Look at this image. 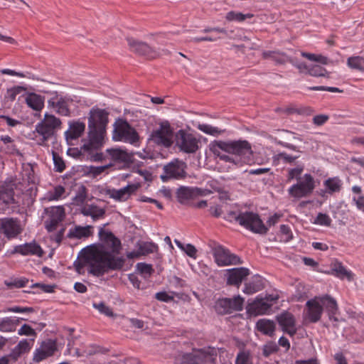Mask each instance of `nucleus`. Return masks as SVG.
Instances as JSON below:
<instances>
[{"instance_id":"nucleus-1","label":"nucleus","mask_w":364,"mask_h":364,"mask_svg":"<svg viewBox=\"0 0 364 364\" xmlns=\"http://www.w3.org/2000/svg\"><path fill=\"white\" fill-rule=\"evenodd\" d=\"M99 237L102 245L85 250L83 255L74 263L76 271L84 273L87 267L89 273L100 277L109 270H119L125 262L123 257H114L119 254L121 242L112 232L101 228Z\"/></svg>"},{"instance_id":"nucleus-2","label":"nucleus","mask_w":364,"mask_h":364,"mask_svg":"<svg viewBox=\"0 0 364 364\" xmlns=\"http://www.w3.org/2000/svg\"><path fill=\"white\" fill-rule=\"evenodd\" d=\"M105 136L93 131H89L87 139L82 141L83 144L80 147L81 154L87 156V159L93 161L105 160V154L100 151L104 144Z\"/></svg>"},{"instance_id":"nucleus-3","label":"nucleus","mask_w":364,"mask_h":364,"mask_svg":"<svg viewBox=\"0 0 364 364\" xmlns=\"http://www.w3.org/2000/svg\"><path fill=\"white\" fill-rule=\"evenodd\" d=\"M112 139L114 141L129 144L134 146L139 145V135L136 130L125 119L118 118L113 124Z\"/></svg>"},{"instance_id":"nucleus-4","label":"nucleus","mask_w":364,"mask_h":364,"mask_svg":"<svg viewBox=\"0 0 364 364\" xmlns=\"http://www.w3.org/2000/svg\"><path fill=\"white\" fill-rule=\"evenodd\" d=\"M228 217L230 220H235L240 225L252 232L264 235L268 231V228L257 213L246 211L236 215L235 213L230 212Z\"/></svg>"},{"instance_id":"nucleus-5","label":"nucleus","mask_w":364,"mask_h":364,"mask_svg":"<svg viewBox=\"0 0 364 364\" xmlns=\"http://www.w3.org/2000/svg\"><path fill=\"white\" fill-rule=\"evenodd\" d=\"M219 149H225V152L234 155L242 161V164L249 161L252 155L250 144L246 140L220 141Z\"/></svg>"},{"instance_id":"nucleus-6","label":"nucleus","mask_w":364,"mask_h":364,"mask_svg":"<svg viewBox=\"0 0 364 364\" xmlns=\"http://www.w3.org/2000/svg\"><path fill=\"white\" fill-rule=\"evenodd\" d=\"M61 121L53 114L46 113L44 118L36 125V137H39V144H44L55 134L59 129Z\"/></svg>"},{"instance_id":"nucleus-7","label":"nucleus","mask_w":364,"mask_h":364,"mask_svg":"<svg viewBox=\"0 0 364 364\" xmlns=\"http://www.w3.org/2000/svg\"><path fill=\"white\" fill-rule=\"evenodd\" d=\"M134 153L120 147L110 148L105 150V160L109 159L110 167L119 165L128 167L134 162Z\"/></svg>"},{"instance_id":"nucleus-8","label":"nucleus","mask_w":364,"mask_h":364,"mask_svg":"<svg viewBox=\"0 0 364 364\" xmlns=\"http://www.w3.org/2000/svg\"><path fill=\"white\" fill-rule=\"evenodd\" d=\"M315 186L314 177L309 173H306L302 178H299L296 183L289 187L288 193L291 197L299 199L311 195Z\"/></svg>"},{"instance_id":"nucleus-9","label":"nucleus","mask_w":364,"mask_h":364,"mask_svg":"<svg viewBox=\"0 0 364 364\" xmlns=\"http://www.w3.org/2000/svg\"><path fill=\"white\" fill-rule=\"evenodd\" d=\"M109 113L102 109L92 108L88 117V129L105 135Z\"/></svg>"},{"instance_id":"nucleus-10","label":"nucleus","mask_w":364,"mask_h":364,"mask_svg":"<svg viewBox=\"0 0 364 364\" xmlns=\"http://www.w3.org/2000/svg\"><path fill=\"white\" fill-rule=\"evenodd\" d=\"M199 142L196 136L183 129L179 130L176 134V146L183 152L195 153L199 148Z\"/></svg>"},{"instance_id":"nucleus-11","label":"nucleus","mask_w":364,"mask_h":364,"mask_svg":"<svg viewBox=\"0 0 364 364\" xmlns=\"http://www.w3.org/2000/svg\"><path fill=\"white\" fill-rule=\"evenodd\" d=\"M173 137V129L168 122L160 123L159 127L153 131L151 135V139L154 143L164 147L171 146Z\"/></svg>"},{"instance_id":"nucleus-12","label":"nucleus","mask_w":364,"mask_h":364,"mask_svg":"<svg viewBox=\"0 0 364 364\" xmlns=\"http://www.w3.org/2000/svg\"><path fill=\"white\" fill-rule=\"evenodd\" d=\"M215 262L219 267L235 265L241 264L240 259L235 255L232 254L228 249L222 245H215L211 249Z\"/></svg>"},{"instance_id":"nucleus-13","label":"nucleus","mask_w":364,"mask_h":364,"mask_svg":"<svg viewBox=\"0 0 364 364\" xmlns=\"http://www.w3.org/2000/svg\"><path fill=\"white\" fill-rule=\"evenodd\" d=\"M23 230L21 223L18 218H4L0 220V233L8 240L17 237Z\"/></svg>"},{"instance_id":"nucleus-14","label":"nucleus","mask_w":364,"mask_h":364,"mask_svg":"<svg viewBox=\"0 0 364 364\" xmlns=\"http://www.w3.org/2000/svg\"><path fill=\"white\" fill-rule=\"evenodd\" d=\"M47 218L45 220V227L48 232L56 230L58 225L64 220L65 211L63 206H52L45 209Z\"/></svg>"},{"instance_id":"nucleus-15","label":"nucleus","mask_w":364,"mask_h":364,"mask_svg":"<svg viewBox=\"0 0 364 364\" xmlns=\"http://www.w3.org/2000/svg\"><path fill=\"white\" fill-rule=\"evenodd\" d=\"M128 45L130 49L136 53L145 55L148 58H154L160 55H167L169 52L167 50H155L147 43L137 41L132 38H127Z\"/></svg>"},{"instance_id":"nucleus-16","label":"nucleus","mask_w":364,"mask_h":364,"mask_svg":"<svg viewBox=\"0 0 364 364\" xmlns=\"http://www.w3.org/2000/svg\"><path fill=\"white\" fill-rule=\"evenodd\" d=\"M186 163L176 159L164 166V174L161 175V178L164 181L170 178H183L186 176Z\"/></svg>"},{"instance_id":"nucleus-17","label":"nucleus","mask_w":364,"mask_h":364,"mask_svg":"<svg viewBox=\"0 0 364 364\" xmlns=\"http://www.w3.org/2000/svg\"><path fill=\"white\" fill-rule=\"evenodd\" d=\"M139 187V183H129L126 186L119 189H107L105 193L109 198L117 202H125L137 191Z\"/></svg>"},{"instance_id":"nucleus-18","label":"nucleus","mask_w":364,"mask_h":364,"mask_svg":"<svg viewBox=\"0 0 364 364\" xmlns=\"http://www.w3.org/2000/svg\"><path fill=\"white\" fill-rule=\"evenodd\" d=\"M57 350L56 341L52 339H47L42 341L39 347L36 348L33 355V361L40 363L51 356Z\"/></svg>"},{"instance_id":"nucleus-19","label":"nucleus","mask_w":364,"mask_h":364,"mask_svg":"<svg viewBox=\"0 0 364 364\" xmlns=\"http://www.w3.org/2000/svg\"><path fill=\"white\" fill-rule=\"evenodd\" d=\"M72 100L68 97L55 95L48 100V107L57 114L69 117L70 115V104Z\"/></svg>"},{"instance_id":"nucleus-20","label":"nucleus","mask_w":364,"mask_h":364,"mask_svg":"<svg viewBox=\"0 0 364 364\" xmlns=\"http://www.w3.org/2000/svg\"><path fill=\"white\" fill-rule=\"evenodd\" d=\"M320 298L315 297L308 300L306 303V309L304 312V319L311 323H316L321 317L323 308Z\"/></svg>"},{"instance_id":"nucleus-21","label":"nucleus","mask_w":364,"mask_h":364,"mask_svg":"<svg viewBox=\"0 0 364 364\" xmlns=\"http://www.w3.org/2000/svg\"><path fill=\"white\" fill-rule=\"evenodd\" d=\"M277 321L284 333L290 336H294L296 333V319L291 313L288 311L281 313L277 316Z\"/></svg>"},{"instance_id":"nucleus-22","label":"nucleus","mask_w":364,"mask_h":364,"mask_svg":"<svg viewBox=\"0 0 364 364\" xmlns=\"http://www.w3.org/2000/svg\"><path fill=\"white\" fill-rule=\"evenodd\" d=\"M250 269L245 267L232 268L227 270V284L239 287L242 282L250 275Z\"/></svg>"},{"instance_id":"nucleus-23","label":"nucleus","mask_w":364,"mask_h":364,"mask_svg":"<svg viewBox=\"0 0 364 364\" xmlns=\"http://www.w3.org/2000/svg\"><path fill=\"white\" fill-rule=\"evenodd\" d=\"M220 144V141H213L209 144L210 151L214 154V156L218 157L220 160L225 162H229L235 166H241L242 161L234 155H228V153L225 152V149H219L218 146Z\"/></svg>"},{"instance_id":"nucleus-24","label":"nucleus","mask_w":364,"mask_h":364,"mask_svg":"<svg viewBox=\"0 0 364 364\" xmlns=\"http://www.w3.org/2000/svg\"><path fill=\"white\" fill-rule=\"evenodd\" d=\"M69 128L65 132V137L67 142L78 139L83 134L85 129V124L80 120H72L68 122Z\"/></svg>"},{"instance_id":"nucleus-25","label":"nucleus","mask_w":364,"mask_h":364,"mask_svg":"<svg viewBox=\"0 0 364 364\" xmlns=\"http://www.w3.org/2000/svg\"><path fill=\"white\" fill-rule=\"evenodd\" d=\"M209 355L202 350H194L190 353L182 355L180 364H203Z\"/></svg>"},{"instance_id":"nucleus-26","label":"nucleus","mask_w":364,"mask_h":364,"mask_svg":"<svg viewBox=\"0 0 364 364\" xmlns=\"http://www.w3.org/2000/svg\"><path fill=\"white\" fill-rule=\"evenodd\" d=\"M12 253H18L23 256L33 255L41 257L43 255V250L36 242H29L15 246Z\"/></svg>"},{"instance_id":"nucleus-27","label":"nucleus","mask_w":364,"mask_h":364,"mask_svg":"<svg viewBox=\"0 0 364 364\" xmlns=\"http://www.w3.org/2000/svg\"><path fill=\"white\" fill-rule=\"evenodd\" d=\"M328 273L341 279H346L350 282L354 278L353 273L350 270L347 269L342 263L338 261H335L331 263V271Z\"/></svg>"},{"instance_id":"nucleus-28","label":"nucleus","mask_w":364,"mask_h":364,"mask_svg":"<svg viewBox=\"0 0 364 364\" xmlns=\"http://www.w3.org/2000/svg\"><path fill=\"white\" fill-rule=\"evenodd\" d=\"M197 191L195 187H180L176 192L177 199L182 204H188L197 198Z\"/></svg>"},{"instance_id":"nucleus-29","label":"nucleus","mask_w":364,"mask_h":364,"mask_svg":"<svg viewBox=\"0 0 364 364\" xmlns=\"http://www.w3.org/2000/svg\"><path fill=\"white\" fill-rule=\"evenodd\" d=\"M14 200V190L7 186H0V211L5 210Z\"/></svg>"},{"instance_id":"nucleus-30","label":"nucleus","mask_w":364,"mask_h":364,"mask_svg":"<svg viewBox=\"0 0 364 364\" xmlns=\"http://www.w3.org/2000/svg\"><path fill=\"white\" fill-rule=\"evenodd\" d=\"M25 102L28 107L35 111H41L44 107L45 97L34 92L28 93Z\"/></svg>"},{"instance_id":"nucleus-31","label":"nucleus","mask_w":364,"mask_h":364,"mask_svg":"<svg viewBox=\"0 0 364 364\" xmlns=\"http://www.w3.org/2000/svg\"><path fill=\"white\" fill-rule=\"evenodd\" d=\"M81 213L85 216H90L94 221L104 218L105 209L94 204L85 205L81 209Z\"/></svg>"},{"instance_id":"nucleus-32","label":"nucleus","mask_w":364,"mask_h":364,"mask_svg":"<svg viewBox=\"0 0 364 364\" xmlns=\"http://www.w3.org/2000/svg\"><path fill=\"white\" fill-rule=\"evenodd\" d=\"M318 298H320L321 300L320 301L323 309H325L328 311L329 319L337 321V319L334 317V315L338 311V305L336 300L328 295L324 296H319Z\"/></svg>"},{"instance_id":"nucleus-33","label":"nucleus","mask_w":364,"mask_h":364,"mask_svg":"<svg viewBox=\"0 0 364 364\" xmlns=\"http://www.w3.org/2000/svg\"><path fill=\"white\" fill-rule=\"evenodd\" d=\"M271 306L272 304H269L264 299L258 296L250 305L248 311L256 315L264 314L270 309Z\"/></svg>"},{"instance_id":"nucleus-34","label":"nucleus","mask_w":364,"mask_h":364,"mask_svg":"<svg viewBox=\"0 0 364 364\" xmlns=\"http://www.w3.org/2000/svg\"><path fill=\"white\" fill-rule=\"evenodd\" d=\"M264 288L263 282L262 278L255 275L252 277V279L245 284V287L242 291L248 295L253 294Z\"/></svg>"},{"instance_id":"nucleus-35","label":"nucleus","mask_w":364,"mask_h":364,"mask_svg":"<svg viewBox=\"0 0 364 364\" xmlns=\"http://www.w3.org/2000/svg\"><path fill=\"white\" fill-rule=\"evenodd\" d=\"M256 328L264 335L272 336L275 331V323L269 319L261 318L256 323Z\"/></svg>"},{"instance_id":"nucleus-36","label":"nucleus","mask_w":364,"mask_h":364,"mask_svg":"<svg viewBox=\"0 0 364 364\" xmlns=\"http://www.w3.org/2000/svg\"><path fill=\"white\" fill-rule=\"evenodd\" d=\"M34 341V338L31 340L23 339L21 340L17 346H16L14 349L11 350V356L16 359L21 354L28 352L32 346L33 342Z\"/></svg>"},{"instance_id":"nucleus-37","label":"nucleus","mask_w":364,"mask_h":364,"mask_svg":"<svg viewBox=\"0 0 364 364\" xmlns=\"http://www.w3.org/2000/svg\"><path fill=\"white\" fill-rule=\"evenodd\" d=\"M92 226L86 225L75 226L74 228L70 229L68 232V237L70 238L81 239L82 237H87L92 234Z\"/></svg>"},{"instance_id":"nucleus-38","label":"nucleus","mask_w":364,"mask_h":364,"mask_svg":"<svg viewBox=\"0 0 364 364\" xmlns=\"http://www.w3.org/2000/svg\"><path fill=\"white\" fill-rule=\"evenodd\" d=\"M347 66L353 70L364 73V57L360 55H353L348 58Z\"/></svg>"},{"instance_id":"nucleus-39","label":"nucleus","mask_w":364,"mask_h":364,"mask_svg":"<svg viewBox=\"0 0 364 364\" xmlns=\"http://www.w3.org/2000/svg\"><path fill=\"white\" fill-rule=\"evenodd\" d=\"M342 184V181L338 177L329 178L323 183L326 191L329 194L339 192L341 189Z\"/></svg>"},{"instance_id":"nucleus-40","label":"nucleus","mask_w":364,"mask_h":364,"mask_svg":"<svg viewBox=\"0 0 364 364\" xmlns=\"http://www.w3.org/2000/svg\"><path fill=\"white\" fill-rule=\"evenodd\" d=\"M65 198V188L62 186H56L46 193V198L48 201L59 200Z\"/></svg>"},{"instance_id":"nucleus-41","label":"nucleus","mask_w":364,"mask_h":364,"mask_svg":"<svg viewBox=\"0 0 364 364\" xmlns=\"http://www.w3.org/2000/svg\"><path fill=\"white\" fill-rule=\"evenodd\" d=\"M17 326V322L11 317H4L0 318V331L14 332Z\"/></svg>"},{"instance_id":"nucleus-42","label":"nucleus","mask_w":364,"mask_h":364,"mask_svg":"<svg viewBox=\"0 0 364 364\" xmlns=\"http://www.w3.org/2000/svg\"><path fill=\"white\" fill-rule=\"evenodd\" d=\"M197 128L200 131L212 136H218L224 132V130L207 124H198Z\"/></svg>"},{"instance_id":"nucleus-43","label":"nucleus","mask_w":364,"mask_h":364,"mask_svg":"<svg viewBox=\"0 0 364 364\" xmlns=\"http://www.w3.org/2000/svg\"><path fill=\"white\" fill-rule=\"evenodd\" d=\"M301 55L302 57L306 58L311 61L318 62L322 65H328L330 63L329 59L322 55H316L304 51L301 52Z\"/></svg>"},{"instance_id":"nucleus-44","label":"nucleus","mask_w":364,"mask_h":364,"mask_svg":"<svg viewBox=\"0 0 364 364\" xmlns=\"http://www.w3.org/2000/svg\"><path fill=\"white\" fill-rule=\"evenodd\" d=\"M28 283V279L25 277L11 279L4 282L5 285L9 289L24 287Z\"/></svg>"},{"instance_id":"nucleus-45","label":"nucleus","mask_w":364,"mask_h":364,"mask_svg":"<svg viewBox=\"0 0 364 364\" xmlns=\"http://www.w3.org/2000/svg\"><path fill=\"white\" fill-rule=\"evenodd\" d=\"M216 311L220 314L231 313L229 298L219 299L215 304Z\"/></svg>"},{"instance_id":"nucleus-46","label":"nucleus","mask_w":364,"mask_h":364,"mask_svg":"<svg viewBox=\"0 0 364 364\" xmlns=\"http://www.w3.org/2000/svg\"><path fill=\"white\" fill-rule=\"evenodd\" d=\"M229 301H230V309L231 312H232L234 311H238L242 310L244 299L242 296H240V295L234 296L232 299L229 298Z\"/></svg>"},{"instance_id":"nucleus-47","label":"nucleus","mask_w":364,"mask_h":364,"mask_svg":"<svg viewBox=\"0 0 364 364\" xmlns=\"http://www.w3.org/2000/svg\"><path fill=\"white\" fill-rule=\"evenodd\" d=\"M174 242L176 245L178 246V247L184 251L189 257L193 258L196 257L197 250L193 245L191 244L183 245L181 242H180L178 240H175Z\"/></svg>"},{"instance_id":"nucleus-48","label":"nucleus","mask_w":364,"mask_h":364,"mask_svg":"<svg viewBox=\"0 0 364 364\" xmlns=\"http://www.w3.org/2000/svg\"><path fill=\"white\" fill-rule=\"evenodd\" d=\"M332 223L331 218L326 213H319L314 219V224L329 227Z\"/></svg>"},{"instance_id":"nucleus-49","label":"nucleus","mask_w":364,"mask_h":364,"mask_svg":"<svg viewBox=\"0 0 364 364\" xmlns=\"http://www.w3.org/2000/svg\"><path fill=\"white\" fill-rule=\"evenodd\" d=\"M308 74L314 77H325L328 74V72L321 66L314 65L309 67Z\"/></svg>"},{"instance_id":"nucleus-50","label":"nucleus","mask_w":364,"mask_h":364,"mask_svg":"<svg viewBox=\"0 0 364 364\" xmlns=\"http://www.w3.org/2000/svg\"><path fill=\"white\" fill-rule=\"evenodd\" d=\"M157 249V246L152 242H143L139 245V253L141 255H148L153 253Z\"/></svg>"},{"instance_id":"nucleus-51","label":"nucleus","mask_w":364,"mask_h":364,"mask_svg":"<svg viewBox=\"0 0 364 364\" xmlns=\"http://www.w3.org/2000/svg\"><path fill=\"white\" fill-rule=\"evenodd\" d=\"M33 311V309L32 307H22L18 306L8 307L6 309H4L1 311L2 313H31Z\"/></svg>"},{"instance_id":"nucleus-52","label":"nucleus","mask_w":364,"mask_h":364,"mask_svg":"<svg viewBox=\"0 0 364 364\" xmlns=\"http://www.w3.org/2000/svg\"><path fill=\"white\" fill-rule=\"evenodd\" d=\"M136 269L144 277L150 276L154 271L151 264L143 262H140L136 264Z\"/></svg>"},{"instance_id":"nucleus-53","label":"nucleus","mask_w":364,"mask_h":364,"mask_svg":"<svg viewBox=\"0 0 364 364\" xmlns=\"http://www.w3.org/2000/svg\"><path fill=\"white\" fill-rule=\"evenodd\" d=\"M109 168H110V165L108 164L104 166H90L88 168V173L93 177H97V176L100 175L103 172H105L106 170H107Z\"/></svg>"},{"instance_id":"nucleus-54","label":"nucleus","mask_w":364,"mask_h":364,"mask_svg":"<svg viewBox=\"0 0 364 364\" xmlns=\"http://www.w3.org/2000/svg\"><path fill=\"white\" fill-rule=\"evenodd\" d=\"M53 159L55 166V170L58 172H63L65 168V165L63 159L56 153H53Z\"/></svg>"},{"instance_id":"nucleus-55","label":"nucleus","mask_w":364,"mask_h":364,"mask_svg":"<svg viewBox=\"0 0 364 364\" xmlns=\"http://www.w3.org/2000/svg\"><path fill=\"white\" fill-rule=\"evenodd\" d=\"M303 166H299L296 168L289 169L288 171L287 180L290 181L294 178H296L298 181L299 178H301L300 176L303 172Z\"/></svg>"},{"instance_id":"nucleus-56","label":"nucleus","mask_w":364,"mask_h":364,"mask_svg":"<svg viewBox=\"0 0 364 364\" xmlns=\"http://www.w3.org/2000/svg\"><path fill=\"white\" fill-rule=\"evenodd\" d=\"M209 186L210 187V190L213 192H218L220 194V198L227 199L228 198V193L225 191H223L222 187L218 184L216 181H210L208 183Z\"/></svg>"},{"instance_id":"nucleus-57","label":"nucleus","mask_w":364,"mask_h":364,"mask_svg":"<svg viewBox=\"0 0 364 364\" xmlns=\"http://www.w3.org/2000/svg\"><path fill=\"white\" fill-rule=\"evenodd\" d=\"M235 364H252L250 354L247 352H240L237 355Z\"/></svg>"},{"instance_id":"nucleus-58","label":"nucleus","mask_w":364,"mask_h":364,"mask_svg":"<svg viewBox=\"0 0 364 364\" xmlns=\"http://www.w3.org/2000/svg\"><path fill=\"white\" fill-rule=\"evenodd\" d=\"M18 334L20 336H33L34 338L36 336L35 330L28 324H23L18 329Z\"/></svg>"},{"instance_id":"nucleus-59","label":"nucleus","mask_w":364,"mask_h":364,"mask_svg":"<svg viewBox=\"0 0 364 364\" xmlns=\"http://www.w3.org/2000/svg\"><path fill=\"white\" fill-rule=\"evenodd\" d=\"M24 90H25V88L23 87H21V86L14 87L7 90L6 97L9 99L11 101H14L16 99V97Z\"/></svg>"},{"instance_id":"nucleus-60","label":"nucleus","mask_w":364,"mask_h":364,"mask_svg":"<svg viewBox=\"0 0 364 364\" xmlns=\"http://www.w3.org/2000/svg\"><path fill=\"white\" fill-rule=\"evenodd\" d=\"M274 158L277 160L282 161L284 163L292 164L296 159L299 158L298 156H291L285 152H282L277 154Z\"/></svg>"},{"instance_id":"nucleus-61","label":"nucleus","mask_w":364,"mask_h":364,"mask_svg":"<svg viewBox=\"0 0 364 364\" xmlns=\"http://www.w3.org/2000/svg\"><path fill=\"white\" fill-rule=\"evenodd\" d=\"M93 307L97 309L102 314L110 317L113 316L112 310L102 302L93 304Z\"/></svg>"},{"instance_id":"nucleus-62","label":"nucleus","mask_w":364,"mask_h":364,"mask_svg":"<svg viewBox=\"0 0 364 364\" xmlns=\"http://www.w3.org/2000/svg\"><path fill=\"white\" fill-rule=\"evenodd\" d=\"M1 73L2 74H6V75H12V76H18V77H29V78H32L33 80H38V78L36 77L35 75H30L29 73H27V75H26L23 73H18V72H16L15 70H11V69H2V70H1Z\"/></svg>"},{"instance_id":"nucleus-63","label":"nucleus","mask_w":364,"mask_h":364,"mask_svg":"<svg viewBox=\"0 0 364 364\" xmlns=\"http://www.w3.org/2000/svg\"><path fill=\"white\" fill-rule=\"evenodd\" d=\"M272 60L279 64H282L287 61H290L289 57L286 54L278 51H274V55Z\"/></svg>"},{"instance_id":"nucleus-64","label":"nucleus","mask_w":364,"mask_h":364,"mask_svg":"<svg viewBox=\"0 0 364 364\" xmlns=\"http://www.w3.org/2000/svg\"><path fill=\"white\" fill-rule=\"evenodd\" d=\"M353 201L355 203L358 209L364 212V196L362 195L353 196Z\"/></svg>"}]
</instances>
